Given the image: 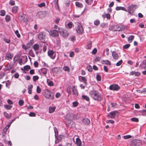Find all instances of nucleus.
<instances>
[{
	"instance_id": "6e6552de",
	"label": "nucleus",
	"mask_w": 146,
	"mask_h": 146,
	"mask_svg": "<svg viewBox=\"0 0 146 146\" xmlns=\"http://www.w3.org/2000/svg\"><path fill=\"white\" fill-rule=\"evenodd\" d=\"M47 31L48 32L50 36L53 37H56L58 35V31L56 30H53L52 31Z\"/></svg>"
},
{
	"instance_id": "cd10ccee",
	"label": "nucleus",
	"mask_w": 146,
	"mask_h": 146,
	"mask_svg": "<svg viewBox=\"0 0 146 146\" xmlns=\"http://www.w3.org/2000/svg\"><path fill=\"white\" fill-rule=\"evenodd\" d=\"M75 5L76 6L79 8H82L83 7L82 4L79 2L77 1L75 3Z\"/></svg>"
},
{
	"instance_id": "bb28decb",
	"label": "nucleus",
	"mask_w": 146,
	"mask_h": 146,
	"mask_svg": "<svg viewBox=\"0 0 146 146\" xmlns=\"http://www.w3.org/2000/svg\"><path fill=\"white\" fill-rule=\"evenodd\" d=\"M134 38V36L133 35H130L128 38V41L129 43H131L133 40Z\"/></svg>"
},
{
	"instance_id": "69168bd1",
	"label": "nucleus",
	"mask_w": 146,
	"mask_h": 146,
	"mask_svg": "<svg viewBox=\"0 0 146 146\" xmlns=\"http://www.w3.org/2000/svg\"><path fill=\"white\" fill-rule=\"evenodd\" d=\"M3 40L5 42L7 43H9L10 42V40L7 38H5L3 39Z\"/></svg>"
},
{
	"instance_id": "4c0bfd02",
	"label": "nucleus",
	"mask_w": 146,
	"mask_h": 146,
	"mask_svg": "<svg viewBox=\"0 0 146 146\" xmlns=\"http://www.w3.org/2000/svg\"><path fill=\"white\" fill-rule=\"evenodd\" d=\"M54 130L55 133V138H56L57 137V135H58V131H57V129L55 127H54Z\"/></svg>"
},
{
	"instance_id": "72a5a7b5",
	"label": "nucleus",
	"mask_w": 146,
	"mask_h": 146,
	"mask_svg": "<svg viewBox=\"0 0 146 146\" xmlns=\"http://www.w3.org/2000/svg\"><path fill=\"white\" fill-rule=\"evenodd\" d=\"M63 69L65 71H66L68 72L70 71V68L67 66H64L63 68Z\"/></svg>"
},
{
	"instance_id": "5701e85b",
	"label": "nucleus",
	"mask_w": 146,
	"mask_h": 146,
	"mask_svg": "<svg viewBox=\"0 0 146 146\" xmlns=\"http://www.w3.org/2000/svg\"><path fill=\"white\" fill-rule=\"evenodd\" d=\"M18 7L17 6H15L13 7L12 9V12L13 13H17Z\"/></svg>"
},
{
	"instance_id": "dca6fc26",
	"label": "nucleus",
	"mask_w": 146,
	"mask_h": 146,
	"mask_svg": "<svg viewBox=\"0 0 146 146\" xmlns=\"http://www.w3.org/2000/svg\"><path fill=\"white\" fill-rule=\"evenodd\" d=\"M63 137V136L62 135H59L57 137V136L56 138V139L55 141V143L56 144L58 143L61 140Z\"/></svg>"
},
{
	"instance_id": "c85d7f7f",
	"label": "nucleus",
	"mask_w": 146,
	"mask_h": 146,
	"mask_svg": "<svg viewBox=\"0 0 146 146\" xmlns=\"http://www.w3.org/2000/svg\"><path fill=\"white\" fill-rule=\"evenodd\" d=\"M103 64H108L109 65H111V63L110 61L108 60H104L103 61Z\"/></svg>"
},
{
	"instance_id": "473e14b6",
	"label": "nucleus",
	"mask_w": 146,
	"mask_h": 146,
	"mask_svg": "<svg viewBox=\"0 0 146 146\" xmlns=\"http://www.w3.org/2000/svg\"><path fill=\"white\" fill-rule=\"evenodd\" d=\"M65 119L68 121H70V120L71 119V117L70 114H67L65 117Z\"/></svg>"
},
{
	"instance_id": "864d4df0",
	"label": "nucleus",
	"mask_w": 146,
	"mask_h": 146,
	"mask_svg": "<svg viewBox=\"0 0 146 146\" xmlns=\"http://www.w3.org/2000/svg\"><path fill=\"white\" fill-rule=\"evenodd\" d=\"M19 104L20 106H22L24 104V101L22 100H20L19 102Z\"/></svg>"
},
{
	"instance_id": "9d476101",
	"label": "nucleus",
	"mask_w": 146,
	"mask_h": 146,
	"mask_svg": "<svg viewBox=\"0 0 146 146\" xmlns=\"http://www.w3.org/2000/svg\"><path fill=\"white\" fill-rule=\"evenodd\" d=\"M112 56L115 60H117L120 56V53H117L115 51H113L111 53Z\"/></svg>"
},
{
	"instance_id": "f257e3e1",
	"label": "nucleus",
	"mask_w": 146,
	"mask_h": 146,
	"mask_svg": "<svg viewBox=\"0 0 146 146\" xmlns=\"http://www.w3.org/2000/svg\"><path fill=\"white\" fill-rule=\"evenodd\" d=\"M91 97L95 100L100 101L102 99L101 94L98 91L93 90L91 91L89 93Z\"/></svg>"
},
{
	"instance_id": "bf43d9fd",
	"label": "nucleus",
	"mask_w": 146,
	"mask_h": 146,
	"mask_svg": "<svg viewBox=\"0 0 146 146\" xmlns=\"http://www.w3.org/2000/svg\"><path fill=\"white\" fill-rule=\"evenodd\" d=\"M5 108L7 110L10 109L12 107V106L10 105H6L5 106Z\"/></svg>"
},
{
	"instance_id": "423d86ee",
	"label": "nucleus",
	"mask_w": 146,
	"mask_h": 146,
	"mask_svg": "<svg viewBox=\"0 0 146 146\" xmlns=\"http://www.w3.org/2000/svg\"><path fill=\"white\" fill-rule=\"evenodd\" d=\"M48 56L52 59H54L56 56V52L51 50H49L48 51Z\"/></svg>"
},
{
	"instance_id": "e433bc0d",
	"label": "nucleus",
	"mask_w": 146,
	"mask_h": 146,
	"mask_svg": "<svg viewBox=\"0 0 146 146\" xmlns=\"http://www.w3.org/2000/svg\"><path fill=\"white\" fill-rule=\"evenodd\" d=\"M86 3L88 5H90L92 3L93 0H85Z\"/></svg>"
},
{
	"instance_id": "8fccbe9b",
	"label": "nucleus",
	"mask_w": 146,
	"mask_h": 146,
	"mask_svg": "<svg viewBox=\"0 0 146 146\" xmlns=\"http://www.w3.org/2000/svg\"><path fill=\"white\" fill-rule=\"evenodd\" d=\"M41 92V89L40 87L38 86L37 87L36 92L38 93H40Z\"/></svg>"
},
{
	"instance_id": "7ed1b4c3",
	"label": "nucleus",
	"mask_w": 146,
	"mask_h": 146,
	"mask_svg": "<svg viewBox=\"0 0 146 146\" xmlns=\"http://www.w3.org/2000/svg\"><path fill=\"white\" fill-rule=\"evenodd\" d=\"M52 94V92L51 91L48 89H46L44 90L43 94L46 99L53 100L54 96Z\"/></svg>"
},
{
	"instance_id": "338daca9",
	"label": "nucleus",
	"mask_w": 146,
	"mask_h": 146,
	"mask_svg": "<svg viewBox=\"0 0 146 146\" xmlns=\"http://www.w3.org/2000/svg\"><path fill=\"white\" fill-rule=\"evenodd\" d=\"M11 84V83L9 82V81H7V82L6 83V86L7 87H9V86Z\"/></svg>"
},
{
	"instance_id": "ddd939ff",
	"label": "nucleus",
	"mask_w": 146,
	"mask_h": 146,
	"mask_svg": "<svg viewBox=\"0 0 146 146\" xmlns=\"http://www.w3.org/2000/svg\"><path fill=\"white\" fill-rule=\"evenodd\" d=\"M48 69L46 68H42L39 70V72L41 74H42L44 76H46Z\"/></svg>"
},
{
	"instance_id": "13d9d810",
	"label": "nucleus",
	"mask_w": 146,
	"mask_h": 146,
	"mask_svg": "<svg viewBox=\"0 0 146 146\" xmlns=\"http://www.w3.org/2000/svg\"><path fill=\"white\" fill-rule=\"evenodd\" d=\"M4 115L6 118L9 119H10V117L9 116L8 114L6 112H4Z\"/></svg>"
},
{
	"instance_id": "ea45409f",
	"label": "nucleus",
	"mask_w": 146,
	"mask_h": 146,
	"mask_svg": "<svg viewBox=\"0 0 146 146\" xmlns=\"http://www.w3.org/2000/svg\"><path fill=\"white\" fill-rule=\"evenodd\" d=\"M75 37L74 36H71L69 38V39L72 42H74L75 40Z\"/></svg>"
},
{
	"instance_id": "b1692460",
	"label": "nucleus",
	"mask_w": 146,
	"mask_h": 146,
	"mask_svg": "<svg viewBox=\"0 0 146 146\" xmlns=\"http://www.w3.org/2000/svg\"><path fill=\"white\" fill-rule=\"evenodd\" d=\"M55 106H50L49 107V112L50 113H53L55 110L56 109Z\"/></svg>"
},
{
	"instance_id": "4468645a",
	"label": "nucleus",
	"mask_w": 146,
	"mask_h": 146,
	"mask_svg": "<svg viewBox=\"0 0 146 146\" xmlns=\"http://www.w3.org/2000/svg\"><path fill=\"white\" fill-rule=\"evenodd\" d=\"M45 36L44 33L42 32L40 33L38 35V38L40 40H42Z\"/></svg>"
},
{
	"instance_id": "39448f33",
	"label": "nucleus",
	"mask_w": 146,
	"mask_h": 146,
	"mask_svg": "<svg viewBox=\"0 0 146 146\" xmlns=\"http://www.w3.org/2000/svg\"><path fill=\"white\" fill-rule=\"evenodd\" d=\"M75 29L77 33L79 34H82L83 32V29L81 25L79 23H78Z\"/></svg>"
},
{
	"instance_id": "603ef678",
	"label": "nucleus",
	"mask_w": 146,
	"mask_h": 146,
	"mask_svg": "<svg viewBox=\"0 0 146 146\" xmlns=\"http://www.w3.org/2000/svg\"><path fill=\"white\" fill-rule=\"evenodd\" d=\"M15 33L18 38H20L21 37L19 33V32L18 30H16L15 31Z\"/></svg>"
},
{
	"instance_id": "7c9ffc66",
	"label": "nucleus",
	"mask_w": 146,
	"mask_h": 146,
	"mask_svg": "<svg viewBox=\"0 0 146 146\" xmlns=\"http://www.w3.org/2000/svg\"><path fill=\"white\" fill-rule=\"evenodd\" d=\"M82 98L83 99L87 101H89L90 98L88 96L86 95H83L82 96Z\"/></svg>"
},
{
	"instance_id": "412c9836",
	"label": "nucleus",
	"mask_w": 146,
	"mask_h": 146,
	"mask_svg": "<svg viewBox=\"0 0 146 146\" xmlns=\"http://www.w3.org/2000/svg\"><path fill=\"white\" fill-rule=\"evenodd\" d=\"M76 144L78 146H82L81 141L78 138H77L76 139Z\"/></svg>"
},
{
	"instance_id": "0e129e2a",
	"label": "nucleus",
	"mask_w": 146,
	"mask_h": 146,
	"mask_svg": "<svg viewBox=\"0 0 146 146\" xmlns=\"http://www.w3.org/2000/svg\"><path fill=\"white\" fill-rule=\"evenodd\" d=\"M29 115L31 117H35L36 116V114L34 112H31L29 113Z\"/></svg>"
},
{
	"instance_id": "37998d69",
	"label": "nucleus",
	"mask_w": 146,
	"mask_h": 146,
	"mask_svg": "<svg viewBox=\"0 0 146 146\" xmlns=\"http://www.w3.org/2000/svg\"><path fill=\"white\" fill-rule=\"evenodd\" d=\"M91 42H90L86 46V48L88 49H90L92 46Z\"/></svg>"
},
{
	"instance_id": "de8ad7c7",
	"label": "nucleus",
	"mask_w": 146,
	"mask_h": 146,
	"mask_svg": "<svg viewBox=\"0 0 146 146\" xmlns=\"http://www.w3.org/2000/svg\"><path fill=\"white\" fill-rule=\"evenodd\" d=\"M131 136L129 135H125L123 136V137L125 139H129L131 138Z\"/></svg>"
},
{
	"instance_id": "e2e57ef3",
	"label": "nucleus",
	"mask_w": 146,
	"mask_h": 146,
	"mask_svg": "<svg viewBox=\"0 0 146 146\" xmlns=\"http://www.w3.org/2000/svg\"><path fill=\"white\" fill-rule=\"evenodd\" d=\"M60 20V19L59 18H57L55 19L54 22L55 23L57 24L59 23Z\"/></svg>"
},
{
	"instance_id": "6e6d98bb",
	"label": "nucleus",
	"mask_w": 146,
	"mask_h": 146,
	"mask_svg": "<svg viewBox=\"0 0 146 146\" xmlns=\"http://www.w3.org/2000/svg\"><path fill=\"white\" fill-rule=\"evenodd\" d=\"M39 78L37 76H34L33 77V80L35 82Z\"/></svg>"
},
{
	"instance_id": "49530a36",
	"label": "nucleus",
	"mask_w": 146,
	"mask_h": 146,
	"mask_svg": "<svg viewBox=\"0 0 146 146\" xmlns=\"http://www.w3.org/2000/svg\"><path fill=\"white\" fill-rule=\"evenodd\" d=\"M69 28L71 29L72 28L73 25L72 22H69L67 24Z\"/></svg>"
},
{
	"instance_id": "f03ea898",
	"label": "nucleus",
	"mask_w": 146,
	"mask_h": 146,
	"mask_svg": "<svg viewBox=\"0 0 146 146\" xmlns=\"http://www.w3.org/2000/svg\"><path fill=\"white\" fill-rule=\"evenodd\" d=\"M124 28L121 25H112L109 27L110 30L114 31H120L123 30Z\"/></svg>"
},
{
	"instance_id": "774afa93",
	"label": "nucleus",
	"mask_w": 146,
	"mask_h": 146,
	"mask_svg": "<svg viewBox=\"0 0 146 146\" xmlns=\"http://www.w3.org/2000/svg\"><path fill=\"white\" fill-rule=\"evenodd\" d=\"M142 114L143 115L146 116V110L142 111Z\"/></svg>"
},
{
	"instance_id": "c03bdc74",
	"label": "nucleus",
	"mask_w": 146,
	"mask_h": 146,
	"mask_svg": "<svg viewBox=\"0 0 146 146\" xmlns=\"http://www.w3.org/2000/svg\"><path fill=\"white\" fill-rule=\"evenodd\" d=\"M100 21L98 20H96L94 22V24L96 25H98L100 24Z\"/></svg>"
},
{
	"instance_id": "4be33fe9",
	"label": "nucleus",
	"mask_w": 146,
	"mask_h": 146,
	"mask_svg": "<svg viewBox=\"0 0 146 146\" xmlns=\"http://www.w3.org/2000/svg\"><path fill=\"white\" fill-rule=\"evenodd\" d=\"M140 73L139 72H135V71H131L130 73V75H133L135 76H138L140 75Z\"/></svg>"
},
{
	"instance_id": "6ab92c4d",
	"label": "nucleus",
	"mask_w": 146,
	"mask_h": 146,
	"mask_svg": "<svg viewBox=\"0 0 146 146\" xmlns=\"http://www.w3.org/2000/svg\"><path fill=\"white\" fill-rule=\"evenodd\" d=\"M32 43L31 42H29L27 44V46L24 45H22V47L25 49V50H27L30 46V45L32 44Z\"/></svg>"
},
{
	"instance_id": "a18cd8bd",
	"label": "nucleus",
	"mask_w": 146,
	"mask_h": 146,
	"mask_svg": "<svg viewBox=\"0 0 146 146\" xmlns=\"http://www.w3.org/2000/svg\"><path fill=\"white\" fill-rule=\"evenodd\" d=\"M131 119L132 121L133 122H138L139 121L138 119L137 118H132Z\"/></svg>"
},
{
	"instance_id": "0eeeda50",
	"label": "nucleus",
	"mask_w": 146,
	"mask_h": 146,
	"mask_svg": "<svg viewBox=\"0 0 146 146\" xmlns=\"http://www.w3.org/2000/svg\"><path fill=\"white\" fill-rule=\"evenodd\" d=\"M132 143L134 146H141L142 145V141L139 139L133 140Z\"/></svg>"
},
{
	"instance_id": "c756f323",
	"label": "nucleus",
	"mask_w": 146,
	"mask_h": 146,
	"mask_svg": "<svg viewBox=\"0 0 146 146\" xmlns=\"http://www.w3.org/2000/svg\"><path fill=\"white\" fill-rule=\"evenodd\" d=\"M33 49L35 50H38L39 48V46L38 44H34L33 46Z\"/></svg>"
},
{
	"instance_id": "3c124183",
	"label": "nucleus",
	"mask_w": 146,
	"mask_h": 146,
	"mask_svg": "<svg viewBox=\"0 0 146 146\" xmlns=\"http://www.w3.org/2000/svg\"><path fill=\"white\" fill-rule=\"evenodd\" d=\"M38 6L40 7H44L45 6V3H42L40 4H38Z\"/></svg>"
},
{
	"instance_id": "052dcab7",
	"label": "nucleus",
	"mask_w": 146,
	"mask_h": 146,
	"mask_svg": "<svg viewBox=\"0 0 146 146\" xmlns=\"http://www.w3.org/2000/svg\"><path fill=\"white\" fill-rule=\"evenodd\" d=\"M133 8V6H132L130 5L129 6L128 8V11L129 13H130V12L132 11V8Z\"/></svg>"
},
{
	"instance_id": "5fc2aeb1",
	"label": "nucleus",
	"mask_w": 146,
	"mask_h": 146,
	"mask_svg": "<svg viewBox=\"0 0 146 146\" xmlns=\"http://www.w3.org/2000/svg\"><path fill=\"white\" fill-rule=\"evenodd\" d=\"M122 62V60H120L117 62V63L116 64V65L117 66H119L121 64Z\"/></svg>"
},
{
	"instance_id": "aec40b11",
	"label": "nucleus",
	"mask_w": 146,
	"mask_h": 146,
	"mask_svg": "<svg viewBox=\"0 0 146 146\" xmlns=\"http://www.w3.org/2000/svg\"><path fill=\"white\" fill-rule=\"evenodd\" d=\"M82 122L86 125H88L90 123V120L87 118L83 119Z\"/></svg>"
},
{
	"instance_id": "a211bd4d",
	"label": "nucleus",
	"mask_w": 146,
	"mask_h": 146,
	"mask_svg": "<svg viewBox=\"0 0 146 146\" xmlns=\"http://www.w3.org/2000/svg\"><path fill=\"white\" fill-rule=\"evenodd\" d=\"M79 79L80 81L83 82L85 84H87V80L85 77L80 76L79 77Z\"/></svg>"
},
{
	"instance_id": "a878e982",
	"label": "nucleus",
	"mask_w": 146,
	"mask_h": 146,
	"mask_svg": "<svg viewBox=\"0 0 146 146\" xmlns=\"http://www.w3.org/2000/svg\"><path fill=\"white\" fill-rule=\"evenodd\" d=\"M33 86L32 85H29L28 87V93L30 94H31L32 93V89L33 88Z\"/></svg>"
},
{
	"instance_id": "2f4dec72",
	"label": "nucleus",
	"mask_w": 146,
	"mask_h": 146,
	"mask_svg": "<svg viewBox=\"0 0 146 146\" xmlns=\"http://www.w3.org/2000/svg\"><path fill=\"white\" fill-rule=\"evenodd\" d=\"M19 56L17 55L15 56L14 58L13 61L14 63H15L19 59Z\"/></svg>"
},
{
	"instance_id": "4d7b16f0",
	"label": "nucleus",
	"mask_w": 146,
	"mask_h": 146,
	"mask_svg": "<svg viewBox=\"0 0 146 146\" xmlns=\"http://www.w3.org/2000/svg\"><path fill=\"white\" fill-rule=\"evenodd\" d=\"M9 3L11 6L14 5L15 4V2L14 1L11 0L9 1Z\"/></svg>"
},
{
	"instance_id": "79ce46f5",
	"label": "nucleus",
	"mask_w": 146,
	"mask_h": 146,
	"mask_svg": "<svg viewBox=\"0 0 146 146\" xmlns=\"http://www.w3.org/2000/svg\"><path fill=\"white\" fill-rule=\"evenodd\" d=\"M0 15L1 16H4L5 15V11L3 10H1L0 11Z\"/></svg>"
},
{
	"instance_id": "2eb2a0df",
	"label": "nucleus",
	"mask_w": 146,
	"mask_h": 146,
	"mask_svg": "<svg viewBox=\"0 0 146 146\" xmlns=\"http://www.w3.org/2000/svg\"><path fill=\"white\" fill-rule=\"evenodd\" d=\"M72 92L76 96H77L78 95V91L76 88L74 86H73L72 88Z\"/></svg>"
},
{
	"instance_id": "f8f14e48",
	"label": "nucleus",
	"mask_w": 146,
	"mask_h": 146,
	"mask_svg": "<svg viewBox=\"0 0 146 146\" xmlns=\"http://www.w3.org/2000/svg\"><path fill=\"white\" fill-rule=\"evenodd\" d=\"M23 59L24 61H23L22 59L20 58L19 60V63L20 65H21L22 64H25L27 61V58L26 56H23Z\"/></svg>"
},
{
	"instance_id": "393cba45",
	"label": "nucleus",
	"mask_w": 146,
	"mask_h": 146,
	"mask_svg": "<svg viewBox=\"0 0 146 146\" xmlns=\"http://www.w3.org/2000/svg\"><path fill=\"white\" fill-rule=\"evenodd\" d=\"M48 85L50 86H53V82L49 79H47L46 81Z\"/></svg>"
},
{
	"instance_id": "f704fd0d",
	"label": "nucleus",
	"mask_w": 146,
	"mask_h": 146,
	"mask_svg": "<svg viewBox=\"0 0 146 146\" xmlns=\"http://www.w3.org/2000/svg\"><path fill=\"white\" fill-rule=\"evenodd\" d=\"M105 16L106 17V18L108 19H110V15L109 14L107 13L104 15H102V16L104 17L105 18Z\"/></svg>"
},
{
	"instance_id": "680f3d73",
	"label": "nucleus",
	"mask_w": 146,
	"mask_h": 146,
	"mask_svg": "<svg viewBox=\"0 0 146 146\" xmlns=\"http://www.w3.org/2000/svg\"><path fill=\"white\" fill-rule=\"evenodd\" d=\"M130 46V45L129 44H126L123 46V48L124 49H126L129 48Z\"/></svg>"
},
{
	"instance_id": "1a4fd4ad",
	"label": "nucleus",
	"mask_w": 146,
	"mask_h": 146,
	"mask_svg": "<svg viewBox=\"0 0 146 146\" xmlns=\"http://www.w3.org/2000/svg\"><path fill=\"white\" fill-rule=\"evenodd\" d=\"M118 114V112L117 111H112L109 113L108 115V116L109 117V118L113 119L117 116Z\"/></svg>"
},
{
	"instance_id": "f3484780",
	"label": "nucleus",
	"mask_w": 146,
	"mask_h": 146,
	"mask_svg": "<svg viewBox=\"0 0 146 146\" xmlns=\"http://www.w3.org/2000/svg\"><path fill=\"white\" fill-rule=\"evenodd\" d=\"M13 56L12 54L11 53H7L5 56V59L7 60H9L12 58Z\"/></svg>"
},
{
	"instance_id": "58836bf2",
	"label": "nucleus",
	"mask_w": 146,
	"mask_h": 146,
	"mask_svg": "<svg viewBox=\"0 0 146 146\" xmlns=\"http://www.w3.org/2000/svg\"><path fill=\"white\" fill-rule=\"evenodd\" d=\"M11 19L9 15H7L5 16V19L7 22H9L10 21Z\"/></svg>"
},
{
	"instance_id": "c9c22d12",
	"label": "nucleus",
	"mask_w": 146,
	"mask_h": 146,
	"mask_svg": "<svg viewBox=\"0 0 146 146\" xmlns=\"http://www.w3.org/2000/svg\"><path fill=\"white\" fill-rule=\"evenodd\" d=\"M24 69L26 71H28L29 69H31L30 66L29 65H26L24 66L23 67Z\"/></svg>"
},
{
	"instance_id": "9b49d317",
	"label": "nucleus",
	"mask_w": 146,
	"mask_h": 146,
	"mask_svg": "<svg viewBox=\"0 0 146 146\" xmlns=\"http://www.w3.org/2000/svg\"><path fill=\"white\" fill-rule=\"evenodd\" d=\"M109 88L111 90L117 91L119 89V87L117 84H113L111 85Z\"/></svg>"
},
{
	"instance_id": "a19ab883",
	"label": "nucleus",
	"mask_w": 146,
	"mask_h": 146,
	"mask_svg": "<svg viewBox=\"0 0 146 146\" xmlns=\"http://www.w3.org/2000/svg\"><path fill=\"white\" fill-rule=\"evenodd\" d=\"M87 68L88 71L92 72V69L91 66L89 65L88 66Z\"/></svg>"
},
{
	"instance_id": "20e7f679",
	"label": "nucleus",
	"mask_w": 146,
	"mask_h": 146,
	"mask_svg": "<svg viewBox=\"0 0 146 146\" xmlns=\"http://www.w3.org/2000/svg\"><path fill=\"white\" fill-rule=\"evenodd\" d=\"M58 31L60 35L64 38L67 37L69 35L68 31L66 29L61 28H58Z\"/></svg>"
},
{
	"instance_id": "09e8293b",
	"label": "nucleus",
	"mask_w": 146,
	"mask_h": 146,
	"mask_svg": "<svg viewBox=\"0 0 146 146\" xmlns=\"http://www.w3.org/2000/svg\"><path fill=\"white\" fill-rule=\"evenodd\" d=\"M78 104V103L77 102H72L73 107H76Z\"/></svg>"
}]
</instances>
